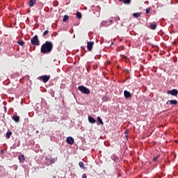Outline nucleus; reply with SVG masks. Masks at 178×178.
Returning a JSON list of instances; mask_svg holds the SVG:
<instances>
[{"label":"nucleus","instance_id":"f257e3e1","mask_svg":"<svg viewBox=\"0 0 178 178\" xmlns=\"http://www.w3.org/2000/svg\"><path fill=\"white\" fill-rule=\"evenodd\" d=\"M54 44L49 41H46L41 47L40 52L42 54H49L52 51Z\"/></svg>","mask_w":178,"mask_h":178},{"label":"nucleus","instance_id":"f03ea898","mask_svg":"<svg viewBox=\"0 0 178 178\" xmlns=\"http://www.w3.org/2000/svg\"><path fill=\"white\" fill-rule=\"evenodd\" d=\"M31 44L32 45L38 46L40 45V40H38V35H35L31 39Z\"/></svg>","mask_w":178,"mask_h":178},{"label":"nucleus","instance_id":"7ed1b4c3","mask_svg":"<svg viewBox=\"0 0 178 178\" xmlns=\"http://www.w3.org/2000/svg\"><path fill=\"white\" fill-rule=\"evenodd\" d=\"M79 91H81V92H83V94H90V89L87 88L86 86H79L78 87Z\"/></svg>","mask_w":178,"mask_h":178},{"label":"nucleus","instance_id":"20e7f679","mask_svg":"<svg viewBox=\"0 0 178 178\" xmlns=\"http://www.w3.org/2000/svg\"><path fill=\"white\" fill-rule=\"evenodd\" d=\"M51 79L49 75H44L39 76V80H42L44 83H48V81Z\"/></svg>","mask_w":178,"mask_h":178},{"label":"nucleus","instance_id":"39448f33","mask_svg":"<svg viewBox=\"0 0 178 178\" xmlns=\"http://www.w3.org/2000/svg\"><path fill=\"white\" fill-rule=\"evenodd\" d=\"M167 94H170L173 97H177L178 91L177 89H172L171 90H168Z\"/></svg>","mask_w":178,"mask_h":178},{"label":"nucleus","instance_id":"423d86ee","mask_svg":"<svg viewBox=\"0 0 178 178\" xmlns=\"http://www.w3.org/2000/svg\"><path fill=\"white\" fill-rule=\"evenodd\" d=\"M124 97L126 99H129L131 98L132 95H131V93H130V92H129L127 90H124Z\"/></svg>","mask_w":178,"mask_h":178},{"label":"nucleus","instance_id":"0eeeda50","mask_svg":"<svg viewBox=\"0 0 178 178\" xmlns=\"http://www.w3.org/2000/svg\"><path fill=\"white\" fill-rule=\"evenodd\" d=\"M12 119L15 122V123H19V122H20V117L17 115V114L14 115Z\"/></svg>","mask_w":178,"mask_h":178},{"label":"nucleus","instance_id":"6e6552de","mask_svg":"<svg viewBox=\"0 0 178 178\" xmlns=\"http://www.w3.org/2000/svg\"><path fill=\"white\" fill-rule=\"evenodd\" d=\"M93 45H94V42H87L88 51H92Z\"/></svg>","mask_w":178,"mask_h":178},{"label":"nucleus","instance_id":"1a4fd4ad","mask_svg":"<svg viewBox=\"0 0 178 178\" xmlns=\"http://www.w3.org/2000/svg\"><path fill=\"white\" fill-rule=\"evenodd\" d=\"M67 144H70V145L74 144V139L72 137H67Z\"/></svg>","mask_w":178,"mask_h":178},{"label":"nucleus","instance_id":"9d476101","mask_svg":"<svg viewBox=\"0 0 178 178\" xmlns=\"http://www.w3.org/2000/svg\"><path fill=\"white\" fill-rule=\"evenodd\" d=\"M166 105H177V100H168L166 102Z\"/></svg>","mask_w":178,"mask_h":178},{"label":"nucleus","instance_id":"9b49d317","mask_svg":"<svg viewBox=\"0 0 178 178\" xmlns=\"http://www.w3.org/2000/svg\"><path fill=\"white\" fill-rule=\"evenodd\" d=\"M89 123H91L92 124L94 123H97V120L94 118L91 117L90 115L88 118Z\"/></svg>","mask_w":178,"mask_h":178},{"label":"nucleus","instance_id":"f8f14e48","mask_svg":"<svg viewBox=\"0 0 178 178\" xmlns=\"http://www.w3.org/2000/svg\"><path fill=\"white\" fill-rule=\"evenodd\" d=\"M35 3H36L35 0H30L29 3V8H33V6L35 5Z\"/></svg>","mask_w":178,"mask_h":178},{"label":"nucleus","instance_id":"ddd939ff","mask_svg":"<svg viewBox=\"0 0 178 178\" xmlns=\"http://www.w3.org/2000/svg\"><path fill=\"white\" fill-rule=\"evenodd\" d=\"M18 159H19V163H23L25 161V159H24V155H21V156H18Z\"/></svg>","mask_w":178,"mask_h":178},{"label":"nucleus","instance_id":"4468645a","mask_svg":"<svg viewBox=\"0 0 178 178\" xmlns=\"http://www.w3.org/2000/svg\"><path fill=\"white\" fill-rule=\"evenodd\" d=\"M79 166L81 168V169H86V166H84V163L83 161H80L79 163Z\"/></svg>","mask_w":178,"mask_h":178},{"label":"nucleus","instance_id":"2eb2a0df","mask_svg":"<svg viewBox=\"0 0 178 178\" xmlns=\"http://www.w3.org/2000/svg\"><path fill=\"white\" fill-rule=\"evenodd\" d=\"M97 122L99 123L97 124H101L102 126H104V122L101 119V117H97Z\"/></svg>","mask_w":178,"mask_h":178},{"label":"nucleus","instance_id":"dca6fc26","mask_svg":"<svg viewBox=\"0 0 178 178\" xmlns=\"http://www.w3.org/2000/svg\"><path fill=\"white\" fill-rule=\"evenodd\" d=\"M10 136H12V131H8L6 134V137L7 139L10 138Z\"/></svg>","mask_w":178,"mask_h":178},{"label":"nucleus","instance_id":"f3484780","mask_svg":"<svg viewBox=\"0 0 178 178\" xmlns=\"http://www.w3.org/2000/svg\"><path fill=\"white\" fill-rule=\"evenodd\" d=\"M140 16H141V13H134L133 14V17H136V19L140 17Z\"/></svg>","mask_w":178,"mask_h":178},{"label":"nucleus","instance_id":"a211bd4d","mask_svg":"<svg viewBox=\"0 0 178 178\" xmlns=\"http://www.w3.org/2000/svg\"><path fill=\"white\" fill-rule=\"evenodd\" d=\"M149 29H151V30H155V29H156V25L155 24H151Z\"/></svg>","mask_w":178,"mask_h":178},{"label":"nucleus","instance_id":"6ab92c4d","mask_svg":"<svg viewBox=\"0 0 178 178\" xmlns=\"http://www.w3.org/2000/svg\"><path fill=\"white\" fill-rule=\"evenodd\" d=\"M17 44H19V45H21V47H23L24 45V41L19 40L17 42Z\"/></svg>","mask_w":178,"mask_h":178},{"label":"nucleus","instance_id":"aec40b11","mask_svg":"<svg viewBox=\"0 0 178 178\" xmlns=\"http://www.w3.org/2000/svg\"><path fill=\"white\" fill-rule=\"evenodd\" d=\"M76 16L77 19H80L81 17V13L77 12Z\"/></svg>","mask_w":178,"mask_h":178},{"label":"nucleus","instance_id":"412c9836","mask_svg":"<svg viewBox=\"0 0 178 178\" xmlns=\"http://www.w3.org/2000/svg\"><path fill=\"white\" fill-rule=\"evenodd\" d=\"M68 19H69L68 15H64V17L63 18V22H66Z\"/></svg>","mask_w":178,"mask_h":178},{"label":"nucleus","instance_id":"4be33fe9","mask_svg":"<svg viewBox=\"0 0 178 178\" xmlns=\"http://www.w3.org/2000/svg\"><path fill=\"white\" fill-rule=\"evenodd\" d=\"M131 1V0H123L122 2H123V3L129 4V3H130Z\"/></svg>","mask_w":178,"mask_h":178},{"label":"nucleus","instance_id":"5701e85b","mask_svg":"<svg viewBox=\"0 0 178 178\" xmlns=\"http://www.w3.org/2000/svg\"><path fill=\"white\" fill-rule=\"evenodd\" d=\"M55 162H56V160L55 159H51L50 160V163H55Z\"/></svg>","mask_w":178,"mask_h":178},{"label":"nucleus","instance_id":"b1692460","mask_svg":"<svg viewBox=\"0 0 178 178\" xmlns=\"http://www.w3.org/2000/svg\"><path fill=\"white\" fill-rule=\"evenodd\" d=\"M48 33H49V31L46 30L43 32V35H47L48 34Z\"/></svg>","mask_w":178,"mask_h":178},{"label":"nucleus","instance_id":"393cba45","mask_svg":"<svg viewBox=\"0 0 178 178\" xmlns=\"http://www.w3.org/2000/svg\"><path fill=\"white\" fill-rule=\"evenodd\" d=\"M102 99H103V101H108V97H106V96H103L102 97Z\"/></svg>","mask_w":178,"mask_h":178},{"label":"nucleus","instance_id":"a878e982","mask_svg":"<svg viewBox=\"0 0 178 178\" xmlns=\"http://www.w3.org/2000/svg\"><path fill=\"white\" fill-rule=\"evenodd\" d=\"M149 10H151V8H147L146 9V15H147V13H149Z\"/></svg>","mask_w":178,"mask_h":178},{"label":"nucleus","instance_id":"bb28decb","mask_svg":"<svg viewBox=\"0 0 178 178\" xmlns=\"http://www.w3.org/2000/svg\"><path fill=\"white\" fill-rule=\"evenodd\" d=\"M159 156H155L154 159H153V161L155 162V161H156V159H158Z\"/></svg>","mask_w":178,"mask_h":178},{"label":"nucleus","instance_id":"cd10ccee","mask_svg":"<svg viewBox=\"0 0 178 178\" xmlns=\"http://www.w3.org/2000/svg\"><path fill=\"white\" fill-rule=\"evenodd\" d=\"M82 178H87V175L86 174H83L82 175Z\"/></svg>","mask_w":178,"mask_h":178},{"label":"nucleus","instance_id":"c85d7f7f","mask_svg":"<svg viewBox=\"0 0 178 178\" xmlns=\"http://www.w3.org/2000/svg\"><path fill=\"white\" fill-rule=\"evenodd\" d=\"M109 23H113V20L110 19V20H109Z\"/></svg>","mask_w":178,"mask_h":178},{"label":"nucleus","instance_id":"c756f323","mask_svg":"<svg viewBox=\"0 0 178 178\" xmlns=\"http://www.w3.org/2000/svg\"><path fill=\"white\" fill-rule=\"evenodd\" d=\"M1 154H3V150H1Z\"/></svg>","mask_w":178,"mask_h":178},{"label":"nucleus","instance_id":"7c9ffc66","mask_svg":"<svg viewBox=\"0 0 178 178\" xmlns=\"http://www.w3.org/2000/svg\"><path fill=\"white\" fill-rule=\"evenodd\" d=\"M120 2H123V0H119Z\"/></svg>","mask_w":178,"mask_h":178},{"label":"nucleus","instance_id":"2f4dec72","mask_svg":"<svg viewBox=\"0 0 178 178\" xmlns=\"http://www.w3.org/2000/svg\"><path fill=\"white\" fill-rule=\"evenodd\" d=\"M36 133H37V134H38L39 131H36Z\"/></svg>","mask_w":178,"mask_h":178}]
</instances>
